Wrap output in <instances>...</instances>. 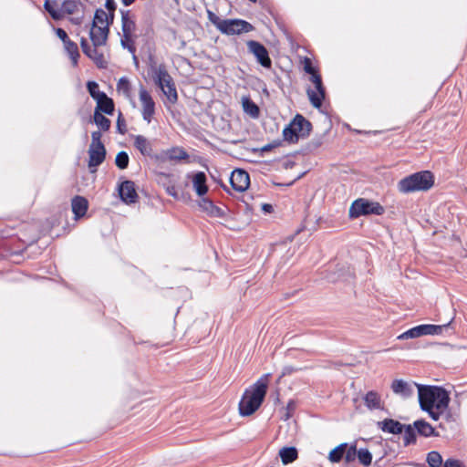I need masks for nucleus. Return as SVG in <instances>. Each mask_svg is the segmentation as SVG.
<instances>
[{
    "instance_id": "nucleus-20",
    "label": "nucleus",
    "mask_w": 467,
    "mask_h": 467,
    "mask_svg": "<svg viewBox=\"0 0 467 467\" xmlns=\"http://www.w3.org/2000/svg\"><path fill=\"white\" fill-rule=\"evenodd\" d=\"M133 145L143 156H152V145L146 137L142 135H136L134 137Z\"/></svg>"
},
{
    "instance_id": "nucleus-10",
    "label": "nucleus",
    "mask_w": 467,
    "mask_h": 467,
    "mask_svg": "<svg viewBox=\"0 0 467 467\" xmlns=\"http://www.w3.org/2000/svg\"><path fill=\"white\" fill-rule=\"evenodd\" d=\"M139 97L141 103L142 119L147 123H150L155 114V102L150 92L142 85L140 87Z\"/></svg>"
},
{
    "instance_id": "nucleus-22",
    "label": "nucleus",
    "mask_w": 467,
    "mask_h": 467,
    "mask_svg": "<svg viewBox=\"0 0 467 467\" xmlns=\"http://www.w3.org/2000/svg\"><path fill=\"white\" fill-rule=\"evenodd\" d=\"M413 427H415L417 433L420 436L425 438L438 436V433L435 431V429L424 420H415L413 422Z\"/></svg>"
},
{
    "instance_id": "nucleus-33",
    "label": "nucleus",
    "mask_w": 467,
    "mask_h": 467,
    "mask_svg": "<svg viewBox=\"0 0 467 467\" xmlns=\"http://www.w3.org/2000/svg\"><path fill=\"white\" fill-rule=\"evenodd\" d=\"M137 35H121L120 45L123 48L128 49L130 53L134 55L136 53L135 40Z\"/></svg>"
},
{
    "instance_id": "nucleus-14",
    "label": "nucleus",
    "mask_w": 467,
    "mask_h": 467,
    "mask_svg": "<svg viewBox=\"0 0 467 467\" xmlns=\"http://www.w3.org/2000/svg\"><path fill=\"white\" fill-rule=\"evenodd\" d=\"M232 187L237 192H244L250 185L248 172L244 170H234L230 177Z\"/></svg>"
},
{
    "instance_id": "nucleus-4",
    "label": "nucleus",
    "mask_w": 467,
    "mask_h": 467,
    "mask_svg": "<svg viewBox=\"0 0 467 467\" xmlns=\"http://www.w3.org/2000/svg\"><path fill=\"white\" fill-rule=\"evenodd\" d=\"M434 185V176L430 171H421L401 179L398 182L400 192L408 194L415 192H427Z\"/></svg>"
},
{
    "instance_id": "nucleus-56",
    "label": "nucleus",
    "mask_w": 467,
    "mask_h": 467,
    "mask_svg": "<svg viewBox=\"0 0 467 467\" xmlns=\"http://www.w3.org/2000/svg\"><path fill=\"white\" fill-rule=\"evenodd\" d=\"M132 56H133V60H134L135 64L137 65L138 64V58H137L135 54L132 55Z\"/></svg>"
},
{
    "instance_id": "nucleus-47",
    "label": "nucleus",
    "mask_w": 467,
    "mask_h": 467,
    "mask_svg": "<svg viewBox=\"0 0 467 467\" xmlns=\"http://www.w3.org/2000/svg\"><path fill=\"white\" fill-rule=\"evenodd\" d=\"M446 410H437L435 408H431L429 410H425L426 412H428V414L430 415V417L433 420H439L440 418H441V415Z\"/></svg>"
},
{
    "instance_id": "nucleus-23",
    "label": "nucleus",
    "mask_w": 467,
    "mask_h": 467,
    "mask_svg": "<svg viewBox=\"0 0 467 467\" xmlns=\"http://www.w3.org/2000/svg\"><path fill=\"white\" fill-rule=\"evenodd\" d=\"M192 185L199 196L204 195L208 192L206 185V175L202 171H198L192 176Z\"/></svg>"
},
{
    "instance_id": "nucleus-17",
    "label": "nucleus",
    "mask_w": 467,
    "mask_h": 467,
    "mask_svg": "<svg viewBox=\"0 0 467 467\" xmlns=\"http://www.w3.org/2000/svg\"><path fill=\"white\" fill-rule=\"evenodd\" d=\"M121 200L126 203H134L137 200V192L134 182L131 181L123 182L119 188Z\"/></svg>"
},
{
    "instance_id": "nucleus-11",
    "label": "nucleus",
    "mask_w": 467,
    "mask_h": 467,
    "mask_svg": "<svg viewBox=\"0 0 467 467\" xmlns=\"http://www.w3.org/2000/svg\"><path fill=\"white\" fill-rule=\"evenodd\" d=\"M248 51L254 56L256 61L265 68H271L272 60L269 57L268 51L264 45L255 41L249 40L246 43Z\"/></svg>"
},
{
    "instance_id": "nucleus-6",
    "label": "nucleus",
    "mask_w": 467,
    "mask_h": 467,
    "mask_svg": "<svg viewBox=\"0 0 467 467\" xmlns=\"http://www.w3.org/2000/svg\"><path fill=\"white\" fill-rule=\"evenodd\" d=\"M312 129L311 123L302 115L297 114L294 119L283 130V137L285 141L295 143L299 138H306Z\"/></svg>"
},
{
    "instance_id": "nucleus-27",
    "label": "nucleus",
    "mask_w": 467,
    "mask_h": 467,
    "mask_svg": "<svg viewBox=\"0 0 467 467\" xmlns=\"http://www.w3.org/2000/svg\"><path fill=\"white\" fill-rule=\"evenodd\" d=\"M44 8L54 20H61L63 18V11L58 7L57 1L46 0Z\"/></svg>"
},
{
    "instance_id": "nucleus-48",
    "label": "nucleus",
    "mask_w": 467,
    "mask_h": 467,
    "mask_svg": "<svg viewBox=\"0 0 467 467\" xmlns=\"http://www.w3.org/2000/svg\"><path fill=\"white\" fill-rule=\"evenodd\" d=\"M56 34L59 39L63 42V44H66L67 41H69L70 38L68 37L67 32L62 28H57Z\"/></svg>"
},
{
    "instance_id": "nucleus-5",
    "label": "nucleus",
    "mask_w": 467,
    "mask_h": 467,
    "mask_svg": "<svg viewBox=\"0 0 467 467\" xmlns=\"http://www.w3.org/2000/svg\"><path fill=\"white\" fill-rule=\"evenodd\" d=\"M150 69L154 83L161 88L170 102L175 103L178 99L177 90L174 81L165 66L151 64Z\"/></svg>"
},
{
    "instance_id": "nucleus-16",
    "label": "nucleus",
    "mask_w": 467,
    "mask_h": 467,
    "mask_svg": "<svg viewBox=\"0 0 467 467\" xmlns=\"http://www.w3.org/2000/svg\"><path fill=\"white\" fill-rule=\"evenodd\" d=\"M452 321L453 317L447 324L444 325L424 324L416 326L418 336L420 337L427 335H440L444 330H447L451 327Z\"/></svg>"
},
{
    "instance_id": "nucleus-40",
    "label": "nucleus",
    "mask_w": 467,
    "mask_h": 467,
    "mask_svg": "<svg viewBox=\"0 0 467 467\" xmlns=\"http://www.w3.org/2000/svg\"><path fill=\"white\" fill-rule=\"evenodd\" d=\"M129 161H130V158H129V155L127 154V152L120 151L116 156L115 163H116L117 167L123 170L128 167Z\"/></svg>"
},
{
    "instance_id": "nucleus-29",
    "label": "nucleus",
    "mask_w": 467,
    "mask_h": 467,
    "mask_svg": "<svg viewBox=\"0 0 467 467\" xmlns=\"http://www.w3.org/2000/svg\"><path fill=\"white\" fill-rule=\"evenodd\" d=\"M403 441L405 446L415 444L417 441V431L412 424L403 425Z\"/></svg>"
},
{
    "instance_id": "nucleus-54",
    "label": "nucleus",
    "mask_w": 467,
    "mask_h": 467,
    "mask_svg": "<svg viewBox=\"0 0 467 467\" xmlns=\"http://www.w3.org/2000/svg\"><path fill=\"white\" fill-rule=\"evenodd\" d=\"M262 210L265 213H272L273 206L271 204H269V203H264V204H262Z\"/></svg>"
},
{
    "instance_id": "nucleus-43",
    "label": "nucleus",
    "mask_w": 467,
    "mask_h": 467,
    "mask_svg": "<svg viewBox=\"0 0 467 467\" xmlns=\"http://www.w3.org/2000/svg\"><path fill=\"white\" fill-rule=\"evenodd\" d=\"M101 131L96 130L91 133V143L89 147H98V146H104L101 141Z\"/></svg>"
},
{
    "instance_id": "nucleus-49",
    "label": "nucleus",
    "mask_w": 467,
    "mask_h": 467,
    "mask_svg": "<svg viewBox=\"0 0 467 467\" xmlns=\"http://www.w3.org/2000/svg\"><path fill=\"white\" fill-rule=\"evenodd\" d=\"M117 129H118L119 133H120V134H124L127 131L126 123H125V120L123 119H121V115H119L118 118Z\"/></svg>"
},
{
    "instance_id": "nucleus-53",
    "label": "nucleus",
    "mask_w": 467,
    "mask_h": 467,
    "mask_svg": "<svg viewBox=\"0 0 467 467\" xmlns=\"http://www.w3.org/2000/svg\"><path fill=\"white\" fill-rule=\"evenodd\" d=\"M280 143L279 142H275V143H269V144H266L265 145L263 148H262V150L263 151H269L271 150L272 149H274L275 147L278 146Z\"/></svg>"
},
{
    "instance_id": "nucleus-21",
    "label": "nucleus",
    "mask_w": 467,
    "mask_h": 467,
    "mask_svg": "<svg viewBox=\"0 0 467 467\" xmlns=\"http://www.w3.org/2000/svg\"><path fill=\"white\" fill-rule=\"evenodd\" d=\"M71 206L75 218L78 219L86 214L88 203L86 198L82 196H75L72 199Z\"/></svg>"
},
{
    "instance_id": "nucleus-15",
    "label": "nucleus",
    "mask_w": 467,
    "mask_h": 467,
    "mask_svg": "<svg viewBox=\"0 0 467 467\" xmlns=\"http://www.w3.org/2000/svg\"><path fill=\"white\" fill-rule=\"evenodd\" d=\"M106 149L104 146L89 147L88 149V168L92 172L96 171V168L99 166L105 160Z\"/></svg>"
},
{
    "instance_id": "nucleus-25",
    "label": "nucleus",
    "mask_w": 467,
    "mask_h": 467,
    "mask_svg": "<svg viewBox=\"0 0 467 467\" xmlns=\"http://www.w3.org/2000/svg\"><path fill=\"white\" fill-rule=\"evenodd\" d=\"M114 14H109L103 9H98L95 12L94 20L92 25L104 26L108 24V28L113 23Z\"/></svg>"
},
{
    "instance_id": "nucleus-19",
    "label": "nucleus",
    "mask_w": 467,
    "mask_h": 467,
    "mask_svg": "<svg viewBox=\"0 0 467 467\" xmlns=\"http://www.w3.org/2000/svg\"><path fill=\"white\" fill-rule=\"evenodd\" d=\"M201 210L212 217L222 218L225 215L224 211L216 206L211 200L202 198L199 202Z\"/></svg>"
},
{
    "instance_id": "nucleus-13",
    "label": "nucleus",
    "mask_w": 467,
    "mask_h": 467,
    "mask_svg": "<svg viewBox=\"0 0 467 467\" xmlns=\"http://www.w3.org/2000/svg\"><path fill=\"white\" fill-rule=\"evenodd\" d=\"M417 383L413 381H406L403 379H394L390 385V389L394 394L402 399H409L413 396Z\"/></svg>"
},
{
    "instance_id": "nucleus-1",
    "label": "nucleus",
    "mask_w": 467,
    "mask_h": 467,
    "mask_svg": "<svg viewBox=\"0 0 467 467\" xmlns=\"http://www.w3.org/2000/svg\"><path fill=\"white\" fill-rule=\"evenodd\" d=\"M109 33V28H108V24L104 26L92 25L89 31L92 46L88 44L85 37H81L80 39L83 53L92 59L99 67H105L107 65L104 54L99 48L107 44Z\"/></svg>"
},
{
    "instance_id": "nucleus-50",
    "label": "nucleus",
    "mask_w": 467,
    "mask_h": 467,
    "mask_svg": "<svg viewBox=\"0 0 467 467\" xmlns=\"http://www.w3.org/2000/svg\"><path fill=\"white\" fill-rule=\"evenodd\" d=\"M443 467H463L462 462L458 460L448 459L445 461Z\"/></svg>"
},
{
    "instance_id": "nucleus-51",
    "label": "nucleus",
    "mask_w": 467,
    "mask_h": 467,
    "mask_svg": "<svg viewBox=\"0 0 467 467\" xmlns=\"http://www.w3.org/2000/svg\"><path fill=\"white\" fill-rule=\"evenodd\" d=\"M105 6L109 14H114L117 5L114 0H106Z\"/></svg>"
},
{
    "instance_id": "nucleus-12",
    "label": "nucleus",
    "mask_w": 467,
    "mask_h": 467,
    "mask_svg": "<svg viewBox=\"0 0 467 467\" xmlns=\"http://www.w3.org/2000/svg\"><path fill=\"white\" fill-rule=\"evenodd\" d=\"M189 158V154L182 147H172L161 150L154 156L156 161L164 163L166 161H180Z\"/></svg>"
},
{
    "instance_id": "nucleus-41",
    "label": "nucleus",
    "mask_w": 467,
    "mask_h": 467,
    "mask_svg": "<svg viewBox=\"0 0 467 467\" xmlns=\"http://www.w3.org/2000/svg\"><path fill=\"white\" fill-rule=\"evenodd\" d=\"M358 459L361 464L368 466L371 463L372 455L367 449H360L358 452Z\"/></svg>"
},
{
    "instance_id": "nucleus-24",
    "label": "nucleus",
    "mask_w": 467,
    "mask_h": 467,
    "mask_svg": "<svg viewBox=\"0 0 467 467\" xmlns=\"http://www.w3.org/2000/svg\"><path fill=\"white\" fill-rule=\"evenodd\" d=\"M381 431L400 434L403 431V424L392 419H384L381 420Z\"/></svg>"
},
{
    "instance_id": "nucleus-30",
    "label": "nucleus",
    "mask_w": 467,
    "mask_h": 467,
    "mask_svg": "<svg viewBox=\"0 0 467 467\" xmlns=\"http://www.w3.org/2000/svg\"><path fill=\"white\" fill-rule=\"evenodd\" d=\"M242 105L246 114L254 119L258 118L260 113L259 108L249 97L242 98Z\"/></svg>"
},
{
    "instance_id": "nucleus-55",
    "label": "nucleus",
    "mask_w": 467,
    "mask_h": 467,
    "mask_svg": "<svg viewBox=\"0 0 467 467\" xmlns=\"http://www.w3.org/2000/svg\"><path fill=\"white\" fill-rule=\"evenodd\" d=\"M135 0H121L122 4L126 6L130 5Z\"/></svg>"
},
{
    "instance_id": "nucleus-26",
    "label": "nucleus",
    "mask_w": 467,
    "mask_h": 467,
    "mask_svg": "<svg viewBox=\"0 0 467 467\" xmlns=\"http://www.w3.org/2000/svg\"><path fill=\"white\" fill-rule=\"evenodd\" d=\"M95 110H99V112H104L108 115H111L114 111V102L113 100L104 94V98H100L97 100V108Z\"/></svg>"
},
{
    "instance_id": "nucleus-31",
    "label": "nucleus",
    "mask_w": 467,
    "mask_h": 467,
    "mask_svg": "<svg viewBox=\"0 0 467 467\" xmlns=\"http://www.w3.org/2000/svg\"><path fill=\"white\" fill-rule=\"evenodd\" d=\"M64 47L67 55L69 56L73 66L76 67L78 65V59L79 57L78 45L70 39L69 41H67L66 44H64Z\"/></svg>"
},
{
    "instance_id": "nucleus-42",
    "label": "nucleus",
    "mask_w": 467,
    "mask_h": 467,
    "mask_svg": "<svg viewBox=\"0 0 467 467\" xmlns=\"http://www.w3.org/2000/svg\"><path fill=\"white\" fill-rule=\"evenodd\" d=\"M358 452L356 445L348 446L344 453V458L347 462H352L358 458Z\"/></svg>"
},
{
    "instance_id": "nucleus-34",
    "label": "nucleus",
    "mask_w": 467,
    "mask_h": 467,
    "mask_svg": "<svg viewBox=\"0 0 467 467\" xmlns=\"http://www.w3.org/2000/svg\"><path fill=\"white\" fill-rule=\"evenodd\" d=\"M348 447L347 443H341L338 446H337L335 449H333L328 455V459L332 462H338L341 461V459L344 457V453L346 451V449Z\"/></svg>"
},
{
    "instance_id": "nucleus-36",
    "label": "nucleus",
    "mask_w": 467,
    "mask_h": 467,
    "mask_svg": "<svg viewBox=\"0 0 467 467\" xmlns=\"http://www.w3.org/2000/svg\"><path fill=\"white\" fill-rule=\"evenodd\" d=\"M117 89L119 92H122L125 97L130 99L131 97V86L129 79L125 77L119 78L117 83Z\"/></svg>"
},
{
    "instance_id": "nucleus-2",
    "label": "nucleus",
    "mask_w": 467,
    "mask_h": 467,
    "mask_svg": "<svg viewBox=\"0 0 467 467\" xmlns=\"http://www.w3.org/2000/svg\"><path fill=\"white\" fill-rule=\"evenodd\" d=\"M270 374L263 375L254 384L247 389L239 402L242 416H250L261 406L265 397Z\"/></svg>"
},
{
    "instance_id": "nucleus-7",
    "label": "nucleus",
    "mask_w": 467,
    "mask_h": 467,
    "mask_svg": "<svg viewBox=\"0 0 467 467\" xmlns=\"http://www.w3.org/2000/svg\"><path fill=\"white\" fill-rule=\"evenodd\" d=\"M368 214H379V204L362 198L353 202L349 208V216L351 218H358Z\"/></svg>"
},
{
    "instance_id": "nucleus-9",
    "label": "nucleus",
    "mask_w": 467,
    "mask_h": 467,
    "mask_svg": "<svg viewBox=\"0 0 467 467\" xmlns=\"http://www.w3.org/2000/svg\"><path fill=\"white\" fill-rule=\"evenodd\" d=\"M254 29V26L242 19H223L219 31L225 35H240Z\"/></svg>"
},
{
    "instance_id": "nucleus-18",
    "label": "nucleus",
    "mask_w": 467,
    "mask_h": 467,
    "mask_svg": "<svg viewBox=\"0 0 467 467\" xmlns=\"http://www.w3.org/2000/svg\"><path fill=\"white\" fill-rule=\"evenodd\" d=\"M135 17L129 10H121V29L122 34L136 35Z\"/></svg>"
},
{
    "instance_id": "nucleus-52",
    "label": "nucleus",
    "mask_w": 467,
    "mask_h": 467,
    "mask_svg": "<svg viewBox=\"0 0 467 467\" xmlns=\"http://www.w3.org/2000/svg\"><path fill=\"white\" fill-rule=\"evenodd\" d=\"M166 192L169 195H171L174 198H178V192H177L176 187L174 185L168 186L166 188Z\"/></svg>"
},
{
    "instance_id": "nucleus-32",
    "label": "nucleus",
    "mask_w": 467,
    "mask_h": 467,
    "mask_svg": "<svg viewBox=\"0 0 467 467\" xmlns=\"http://www.w3.org/2000/svg\"><path fill=\"white\" fill-rule=\"evenodd\" d=\"M81 3L78 0H65L61 5V11H63V16L67 15H74L79 11V7Z\"/></svg>"
},
{
    "instance_id": "nucleus-3",
    "label": "nucleus",
    "mask_w": 467,
    "mask_h": 467,
    "mask_svg": "<svg viewBox=\"0 0 467 467\" xmlns=\"http://www.w3.org/2000/svg\"><path fill=\"white\" fill-rule=\"evenodd\" d=\"M420 407L422 410L431 408L447 410L450 398L447 391L437 386L417 385Z\"/></svg>"
},
{
    "instance_id": "nucleus-45",
    "label": "nucleus",
    "mask_w": 467,
    "mask_h": 467,
    "mask_svg": "<svg viewBox=\"0 0 467 467\" xmlns=\"http://www.w3.org/2000/svg\"><path fill=\"white\" fill-rule=\"evenodd\" d=\"M208 18L210 22L216 26V28L219 30L221 25L223 24V19L220 18L218 16H216L212 11H208Z\"/></svg>"
},
{
    "instance_id": "nucleus-8",
    "label": "nucleus",
    "mask_w": 467,
    "mask_h": 467,
    "mask_svg": "<svg viewBox=\"0 0 467 467\" xmlns=\"http://www.w3.org/2000/svg\"><path fill=\"white\" fill-rule=\"evenodd\" d=\"M310 81L313 83L314 88L307 89V96L312 106L316 109H319L325 99V88L322 83L321 76L318 73L313 74V76L310 77Z\"/></svg>"
},
{
    "instance_id": "nucleus-28",
    "label": "nucleus",
    "mask_w": 467,
    "mask_h": 467,
    "mask_svg": "<svg viewBox=\"0 0 467 467\" xmlns=\"http://www.w3.org/2000/svg\"><path fill=\"white\" fill-rule=\"evenodd\" d=\"M279 456L284 464H288L297 459L298 453L295 447H284L279 451Z\"/></svg>"
},
{
    "instance_id": "nucleus-46",
    "label": "nucleus",
    "mask_w": 467,
    "mask_h": 467,
    "mask_svg": "<svg viewBox=\"0 0 467 467\" xmlns=\"http://www.w3.org/2000/svg\"><path fill=\"white\" fill-rule=\"evenodd\" d=\"M304 70L307 74L311 75V77L313 76V74H317L318 73L316 70V68L313 67L311 59L308 58V57H305V59H304Z\"/></svg>"
},
{
    "instance_id": "nucleus-35",
    "label": "nucleus",
    "mask_w": 467,
    "mask_h": 467,
    "mask_svg": "<svg viewBox=\"0 0 467 467\" xmlns=\"http://www.w3.org/2000/svg\"><path fill=\"white\" fill-rule=\"evenodd\" d=\"M94 122L96 125L103 131H107L110 128V120L106 118L102 113L99 112V110H95L94 112Z\"/></svg>"
},
{
    "instance_id": "nucleus-37",
    "label": "nucleus",
    "mask_w": 467,
    "mask_h": 467,
    "mask_svg": "<svg viewBox=\"0 0 467 467\" xmlns=\"http://www.w3.org/2000/svg\"><path fill=\"white\" fill-rule=\"evenodd\" d=\"M426 461L430 467H441L442 466V457L436 451H432L429 452L427 454Z\"/></svg>"
},
{
    "instance_id": "nucleus-38",
    "label": "nucleus",
    "mask_w": 467,
    "mask_h": 467,
    "mask_svg": "<svg viewBox=\"0 0 467 467\" xmlns=\"http://www.w3.org/2000/svg\"><path fill=\"white\" fill-rule=\"evenodd\" d=\"M87 88L92 99H94L96 101L100 98H104L105 92L99 91V84L97 82L88 81L87 84Z\"/></svg>"
},
{
    "instance_id": "nucleus-44",
    "label": "nucleus",
    "mask_w": 467,
    "mask_h": 467,
    "mask_svg": "<svg viewBox=\"0 0 467 467\" xmlns=\"http://www.w3.org/2000/svg\"><path fill=\"white\" fill-rule=\"evenodd\" d=\"M419 337L416 327L405 331L404 333L400 334L397 337V339H409V338H416Z\"/></svg>"
},
{
    "instance_id": "nucleus-39",
    "label": "nucleus",
    "mask_w": 467,
    "mask_h": 467,
    "mask_svg": "<svg viewBox=\"0 0 467 467\" xmlns=\"http://www.w3.org/2000/svg\"><path fill=\"white\" fill-rule=\"evenodd\" d=\"M365 404L370 410L379 408V400L377 392L370 391L365 396Z\"/></svg>"
}]
</instances>
